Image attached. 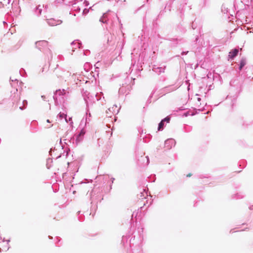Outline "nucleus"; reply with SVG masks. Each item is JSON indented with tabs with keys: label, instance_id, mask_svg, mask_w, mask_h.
<instances>
[{
	"label": "nucleus",
	"instance_id": "obj_1",
	"mask_svg": "<svg viewBox=\"0 0 253 253\" xmlns=\"http://www.w3.org/2000/svg\"><path fill=\"white\" fill-rule=\"evenodd\" d=\"M243 81L239 78L233 79L230 82L229 91L234 95L239 94L242 89Z\"/></svg>",
	"mask_w": 253,
	"mask_h": 253
},
{
	"label": "nucleus",
	"instance_id": "obj_2",
	"mask_svg": "<svg viewBox=\"0 0 253 253\" xmlns=\"http://www.w3.org/2000/svg\"><path fill=\"white\" fill-rule=\"evenodd\" d=\"M134 78L132 77H127L125 80V83H123L119 90L120 94L127 93L131 89L132 86L134 84Z\"/></svg>",
	"mask_w": 253,
	"mask_h": 253
},
{
	"label": "nucleus",
	"instance_id": "obj_3",
	"mask_svg": "<svg viewBox=\"0 0 253 253\" xmlns=\"http://www.w3.org/2000/svg\"><path fill=\"white\" fill-rule=\"evenodd\" d=\"M35 45L36 48L41 51H44L46 50L47 51V56L48 59L51 60L52 58V53L48 47V42L46 41L43 40L38 41L35 42Z\"/></svg>",
	"mask_w": 253,
	"mask_h": 253
},
{
	"label": "nucleus",
	"instance_id": "obj_4",
	"mask_svg": "<svg viewBox=\"0 0 253 253\" xmlns=\"http://www.w3.org/2000/svg\"><path fill=\"white\" fill-rule=\"evenodd\" d=\"M11 100L12 105L17 106L18 103L20 100V93L18 92V89L16 88L11 91V95L9 98Z\"/></svg>",
	"mask_w": 253,
	"mask_h": 253
},
{
	"label": "nucleus",
	"instance_id": "obj_5",
	"mask_svg": "<svg viewBox=\"0 0 253 253\" xmlns=\"http://www.w3.org/2000/svg\"><path fill=\"white\" fill-rule=\"evenodd\" d=\"M68 94H69V92L67 91L65 89H64L62 90L58 89V90H56L55 91V92L54 93V95H53V99H54L55 102H56L57 101V100L58 99V96H62V98H63V96H68Z\"/></svg>",
	"mask_w": 253,
	"mask_h": 253
},
{
	"label": "nucleus",
	"instance_id": "obj_6",
	"mask_svg": "<svg viewBox=\"0 0 253 253\" xmlns=\"http://www.w3.org/2000/svg\"><path fill=\"white\" fill-rule=\"evenodd\" d=\"M176 144V142L174 139L172 138H169L166 140L165 142V147L168 149H170L173 146H174Z\"/></svg>",
	"mask_w": 253,
	"mask_h": 253
},
{
	"label": "nucleus",
	"instance_id": "obj_7",
	"mask_svg": "<svg viewBox=\"0 0 253 253\" xmlns=\"http://www.w3.org/2000/svg\"><path fill=\"white\" fill-rule=\"evenodd\" d=\"M85 133V130L83 128L81 130L80 133L76 136V143L78 145L80 143L83 139Z\"/></svg>",
	"mask_w": 253,
	"mask_h": 253
},
{
	"label": "nucleus",
	"instance_id": "obj_8",
	"mask_svg": "<svg viewBox=\"0 0 253 253\" xmlns=\"http://www.w3.org/2000/svg\"><path fill=\"white\" fill-rule=\"evenodd\" d=\"M0 240H1L3 243H4L5 241L6 242V243H5V245L4 246H1L0 245V252L2 251H7L9 249V246L8 245L9 242H10V240H5L4 238H2V237H0Z\"/></svg>",
	"mask_w": 253,
	"mask_h": 253
},
{
	"label": "nucleus",
	"instance_id": "obj_9",
	"mask_svg": "<svg viewBox=\"0 0 253 253\" xmlns=\"http://www.w3.org/2000/svg\"><path fill=\"white\" fill-rule=\"evenodd\" d=\"M47 24L51 26H54L62 23V21L60 20H55L53 18L47 19Z\"/></svg>",
	"mask_w": 253,
	"mask_h": 253
},
{
	"label": "nucleus",
	"instance_id": "obj_10",
	"mask_svg": "<svg viewBox=\"0 0 253 253\" xmlns=\"http://www.w3.org/2000/svg\"><path fill=\"white\" fill-rule=\"evenodd\" d=\"M138 163L142 166H147L149 163V159L148 156L141 157V159H138Z\"/></svg>",
	"mask_w": 253,
	"mask_h": 253
},
{
	"label": "nucleus",
	"instance_id": "obj_11",
	"mask_svg": "<svg viewBox=\"0 0 253 253\" xmlns=\"http://www.w3.org/2000/svg\"><path fill=\"white\" fill-rule=\"evenodd\" d=\"M43 8V5H38L36 6L33 10L34 14L37 16H40L42 14Z\"/></svg>",
	"mask_w": 253,
	"mask_h": 253
},
{
	"label": "nucleus",
	"instance_id": "obj_12",
	"mask_svg": "<svg viewBox=\"0 0 253 253\" xmlns=\"http://www.w3.org/2000/svg\"><path fill=\"white\" fill-rule=\"evenodd\" d=\"M166 67H158L156 65H154L152 68V70L157 73L158 74H160L162 73H164L165 71Z\"/></svg>",
	"mask_w": 253,
	"mask_h": 253
},
{
	"label": "nucleus",
	"instance_id": "obj_13",
	"mask_svg": "<svg viewBox=\"0 0 253 253\" xmlns=\"http://www.w3.org/2000/svg\"><path fill=\"white\" fill-rule=\"evenodd\" d=\"M72 46H73L72 51H74V49L78 48H81L82 43L79 40H75L71 43Z\"/></svg>",
	"mask_w": 253,
	"mask_h": 253
},
{
	"label": "nucleus",
	"instance_id": "obj_14",
	"mask_svg": "<svg viewBox=\"0 0 253 253\" xmlns=\"http://www.w3.org/2000/svg\"><path fill=\"white\" fill-rule=\"evenodd\" d=\"M238 52L239 50L238 49L234 48L231 50L229 53V58L233 59L238 55Z\"/></svg>",
	"mask_w": 253,
	"mask_h": 253
},
{
	"label": "nucleus",
	"instance_id": "obj_15",
	"mask_svg": "<svg viewBox=\"0 0 253 253\" xmlns=\"http://www.w3.org/2000/svg\"><path fill=\"white\" fill-rule=\"evenodd\" d=\"M148 196V193L145 189H143V191L140 192V194L139 195V199H145L146 197Z\"/></svg>",
	"mask_w": 253,
	"mask_h": 253
},
{
	"label": "nucleus",
	"instance_id": "obj_16",
	"mask_svg": "<svg viewBox=\"0 0 253 253\" xmlns=\"http://www.w3.org/2000/svg\"><path fill=\"white\" fill-rule=\"evenodd\" d=\"M177 88L175 86L172 85L165 88V91L166 92H171L175 90Z\"/></svg>",
	"mask_w": 253,
	"mask_h": 253
},
{
	"label": "nucleus",
	"instance_id": "obj_17",
	"mask_svg": "<svg viewBox=\"0 0 253 253\" xmlns=\"http://www.w3.org/2000/svg\"><path fill=\"white\" fill-rule=\"evenodd\" d=\"M246 64V59L244 58H242L240 62L239 67V70L240 71H241L243 68L245 66Z\"/></svg>",
	"mask_w": 253,
	"mask_h": 253
},
{
	"label": "nucleus",
	"instance_id": "obj_18",
	"mask_svg": "<svg viewBox=\"0 0 253 253\" xmlns=\"http://www.w3.org/2000/svg\"><path fill=\"white\" fill-rule=\"evenodd\" d=\"M70 152V150L68 149L67 150H63V153H60L58 156H57L56 159H58L61 157V156H65L67 157L68 156L69 153Z\"/></svg>",
	"mask_w": 253,
	"mask_h": 253
},
{
	"label": "nucleus",
	"instance_id": "obj_19",
	"mask_svg": "<svg viewBox=\"0 0 253 253\" xmlns=\"http://www.w3.org/2000/svg\"><path fill=\"white\" fill-rule=\"evenodd\" d=\"M107 13H105L103 14V16L100 18L99 21L103 23H107V20L106 18L107 17Z\"/></svg>",
	"mask_w": 253,
	"mask_h": 253
},
{
	"label": "nucleus",
	"instance_id": "obj_20",
	"mask_svg": "<svg viewBox=\"0 0 253 253\" xmlns=\"http://www.w3.org/2000/svg\"><path fill=\"white\" fill-rule=\"evenodd\" d=\"M164 126L165 122L161 120V121L158 124V130L159 131L162 130L164 129Z\"/></svg>",
	"mask_w": 253,
	"mask_h": 253
},
{
	"label": "nucleus",
	"instance_id": "obj_21",
	"mask_svg": "<svg viewBox=\"0 0 253 253\" xmlns=\"http://www.w3.org/2000/svg\"><path fill=\"white\" fill-rule=\"evenodd\" d=\"M117 107H117V106L116 105H114L113 106V107L112 108V109H112V111H111V112H112V113H113V114H118V112H119V109H120V108H119V109H117Z\"/></svg>",
	"mask_w": 253,
	"mask_h": 253
},
{
	"label": "nucleus",
	"instance_id": "obj_22",
	"mask_svg": "<svg viewBox=\"0 0 253 253\" xmlns=\"http://www.w3.org/2000/svg\"><path fill=\"white\" fill-rule=\"evenodd\" d=\"M23 106H20L19 109L21 110H23L26 108L28 104V102L26 100H24L22 102Z\"/></svg>",
	"mask_w": 253,
	"mask_h": 253
},
{
	"label": "nucleus",
	"instance_id": "obj_23",
	"mask_svg": "<svg viewBox=\"0 0 253 253\" xmlns=\"http://www.w3.org/2000/svg\"><path fill=\"white\" fill-rule=\"evenodd\" d=\"M52 162V160L51 158H48L46 160V167L48 169H50L51 167V163Z\"/></svg>",
	"mask_w": 253,
	"mask_h": 253
},
{
	"label": "nucleus",
	"instance_id": "obj_24",
	"mask_svg": "<svg viewBox=\"0 0 253 253\" xmlns=\"http://www.w3.org/2000/svg\"><path fill=\"white\" fill-rule=\"evenodd\" d=\"M175 0H169L166 4V7L169 8L170 10L171 5L174 2Z\"/></svg>",
	"mask_w": 253,
	"mask_h": 253
},
{
	"label": "nucleus",
	"instance_id": "obj_25",
	"mask_svg": "<svg viewBox=\"0 0 253 253\" xmlns=\"http://www.w3.org/2000/svg\"><path fill=\"white\" fill-rule=\"evenodd\" d=\"M246 73L253 72V66H249L246 68Z\"/></svg>",
	"mask_w": 253,
	"mask_h": 253
},
{
	"label": "nucleus",
	"instance_id": "obj_26",
	"mask_svg": "<svg viewBox=\"0 0 253 253\" xmlns=\"http://www.w3.org/2000/svg\"><path fill=\"white\" fill-rule=\"evenodd\" d=\"M58 117H59L60 119H63L64 118H65L66 121L67 122L66 117L67 115H65L64 113H61V112L58 115Z\"/></svg>",
	"mask_w": 253,
	"mask_h": 253
},
{
	"label": "nucleus",
	"instance_id": "obj_27",
	"mask_svg": "<svg viewBox=\"0 0 253 253\" xmlns=\"http://www.w3.org/2000/svg\"><path fill=\"white\" fill-rule=\"evenodd\" d=\"M244 197V195L241 193H237L236 195H235V197L234 198H237V199H242Z\"/></svg>",
	"mask_w": 253,
	"mask_h": 253
},
{
	"label": "nucleus",
	"instance_id": "obj_28",
	"mask_svg": "<svg viewBox=\"0 0 253 253\" xmlns=\"http://www.w3.org/2000/svg\"><path fill=\"white\" fill-rule=\"evenodd\" d=\"M97 189H96L95 188H94L92 191L91 192V194H90V198H91V199L93 201L94 200V194L96 192V191Z\"/></svg>",
	"mask_w": 253,
	"mask_h": 253
},
{
	"label": "nucleus",
	"instance_id": "obj_29",
	"mask_svg": "<svg viewBox=\"0 0 253 253\" xmlns=\"http://www.w3.org/2000/svg\"><path fill=\"white\" fill-rule=\"evenodd\" d=\"M73 7L74 10H75L77 12H79L81 10L80 7L78 6H76V4H74V5H73Z\"/></svg>",
	"mask_w": 253,
	"mask_h": 253
},
{
	"label": "nucleus",
	"instance_id": "obj_30",
	"mask_svg": "<svg viewBox=\"0 0 253 253\" xmlns=\"http://www.w3.org/2000/svg\"><path fill=\"white\" fill-rule=\"evenodd\" d=\"M170 119V117L169 116H167L162 120L163 121V122L169 123Z\"/></svg>",
	"mask_w": 253,
	"mask_h": 253
},
{
	"label": "nucleus",
	"instance_id": "obj_31",
	"mask_svg": "<svg viewBox=\"0 0 253 253\" xmlns=\"http://www.w3.org/2000/svg\"><path fill=\"white\" fill-rule=\"evenodd\" d=\"M221 10L222 12H223L224 13H227L228 12V9L227 8H225V7L224 5H222L221 7Z\"/></svg>",
	"mask_w": 253,
	"mask_h": 253
},
{
	"label": "nucleus",
	"instance_id": "obj_32",
	"mask_svg": "<svg viewBox=\"0 0 253 253\" xmlns=\"http://www.w3.org/2000/svg\"><path fill=\"white\" fill-rule=\"evenodd\" d=\"M88 12H89L88 9L84 8L83 11V15H85L88 13Z\"/></svg>",
	"mask_w": 253,
	"mask_h": 253
},
{
	"label": "nucleus",
	"instance_id": "obj_33",
	"mask_svg": "<svg viewBox=\"0 0 253 253\" xmlns=\"http://www.w3.org/2000/svg\"><path fill=\"white\" fill-rule=\"evenodd\" d=\"M90 53V51L89 50H85L84 51V55H88Z\"/></svg>",
	"mask_w": 253,
	"mask_h": 253
},
{
	"label": "nucleus",
	"instance_id": "obj_34",
	"mask_svg": "<svg viewBox=\"0 0 253 253\" xmlns=\"http://www.w3.org/2000/svg\"><path fill=\"white\" fill-rule=\"evenodd\" d=\"M111 111H112V110L111 109V108L108 109V111H106L107 116H108V117H111V115H110L109 112H111Z\"/></svg>",
	"mask_w": 253,
	"mask_h": 253
},
{
	"label": "nucleus",
	"instance_id": "obj_35",
	"mask_svg": "<svg viewBox=\"0 0 253 253\" xmlns=\"http://www.w3.org/2000/svg\"><path fill=\"white\" fill-rule=\"evenodd\" d=\"M195 110H196V113H192L191 114V115H192V116H193V115H194L195 114L198 113V112H197V111H198V112H200V111H203V110H201V109H198V110L195 109Z\"/></svg>",
	"mask_w": 253,
	"mask_h": 253
},
{
	"label": "nucleus",
	"instance_id": "obj_36",
	"mask_svg": "<svg viewBox=\"0 0 253 253\" xmlns=\"http://www.w3.org/2000/svg\"><path fill=\"white\" fill-rule=\"evenodd\" d=\"M178 41H179L177 39H174L173 42H175V43L173 45V46H175L178 43Z\"/></svg>",
	"mask_w": 253,
	"mask_h": 253
},
{
	"label": "nucleus",
	"instance_id": "obj_37",
	"mask_svg": "<svg viewBox=\"0 0 253 253\" xmlns=\"http://www.w3.org/2000/svg\"><path fill=\"white\" fill-rule=\"evenodd\" d=\"M98 95L97 94H96L95 96V100H96V101H98L99 100H101V98L100 97L99 98L98 97Z\"/></svg>",
	"mask_w": 253,
	"mask_h": 253
},
{
	"label": "nucleus",
	"instance_id": "obj_38",
	"mask_svg": "<svg viewBox=\"0 0 253 253\" xmlns=\"http://www.w3.org/2000/svg\"><path fill=\"white\" fill-rule=\"evenodd\" d=\"M10 81H11V82H17V83H18V81L17 79H11V78H10Z\"/></svg>",
	"mask_w": 253,
	"mask_h": 253
},
{
	"label": "nucleus",
	"instance_id": "obj_39",
	"mask_svg": "<svg viewBox=\"0 0 253 253\" xmlns=\"http://www.w3.org/2000/svg\"><path fill=\"white\" fill-rule=\"evenodd\" d=\"M23 71V72H25V70L23 69H21L20 71H19V73L22 75V76H24L23 74H22V72Z\"/></svg>",
	"mask_w": 253,
	"mask_h": 253
},
{
	"label": "nucleus",
	"instance_id": "obj_40",
	"mask_svg": "<svg viewBox=\"0 0 253 253\" xmlns=\"http://www.w3.org/2000/svg\"><path fill=\"white\" fill-rule=\"evenodd\" d=\"M6 100V99H4L2 100V101L0 102V104H4Z\"/></svg>",
	"mask_w": 253,
	"mask_h": 253
},
{
	"label": "nucleus",
	"instance_id": "obj_41",
	"mask_svg": "<svg viewBox=\"0 0 253 253\" xmlns=\"http://www.w3.org/2000/svg\"><path fill=\"white\" fill-rule=\"evenodd\" d=\"M85 6H88L89 5V2L88 1L85 0L84 2Z\"/></svg>",
	"mask_w": 253,
	"mask_h": 253
},
{
	"label": "nucleus",
	"instance_id": "obj_42",
	"mask_svg": "<svg viewBox=\"0 0 253 253\" xmlns=\"http://www.w3.org/2000/svg\"><path fill=\"white\" fill-rule=\"evenodd\" d=\"M188 51H183L182 53H181V55H186L188 53Z\"/></svg>",
	"mask_w": 253,
	"mask_h": 253
},
{
	"label": "nucleus",
	"instance_id": "obj_43",
	"mask_svg": "<svg viewBox=\"0 0 253 253\" xmlns=\"http://www.w3.org/2000/svg\"><path fill=\"white\" fill-rule=\"evenodd\" d=\"M41 97H42V98L43 100H44V101L45 100V98H46L45 96H44V95H42Z\"/></svg>",
	"mask_w": 253,
	"mask_h": 253
},
{
	"label": "nucleus",
	"instance_id": "obj_44",
	"mask_svg": "<svg viewBox=\"0 0 253 253\" xmlns=\"http://www.w3.org/2000/svg\"><path fill=\"white\" fill-rule=\"evenodd\" d=\"M60 144L61 145V147L62 148V149H63V146L62 144V140H61V139H60Z\"/></svg>",
	"mask_w": 253,
	"mask_h": 253
},
{
	"label": "nucleus",
	"instance_id": "obj_45",
	"mask_svg": "<svg viewBox=\"0 0 253 253\" xmlns=\"http://www.w3.org/2000/svg\"><path fill=\"white\" fill-rule=\"evenodd\" d=\"M52 151V148H51V149H50V151H49V154H50L51 156H52V154H51V151Z\"/></svg>",
	"mask_w": 253,
	"mask_h": 253
},
{
	"label": "nucleus",
	"instance_id": "obj_46",
	"mask_svg": "<svg viewBox=\"0 0 253 253\" xmlns=\"http://www.w3.org/2000/svg\"><path fill=\"white\" fill-rule=\"evenodd\" d=\"M250 210H253V206H251L250 208H249Z\"/></svg>",
	"mask_w": 253,
	"mask_h": 253
},
{
	"label": "nucleus",
	"instance_id": "obj_47",
	"mask_svg": "<svg viewBox=\"0 0 253 253\" xmlns=\"http://www.w3.org/2000/svg\"><path fill=\"white\" fill-rule=\"evenodd\" d=\"M197 100H198L199 102H200V101L201 100V98L198 97V98H197Z\"/></svg>",
	"mask_w": 253,
	"mask_h": 253
},
{
	"label": "nucleus",
	"instance_id": "obj_48",
	"mask_svg": "<svg viewBox=\"0 0 253 253\" xmlns=\"http://www.w3.org/2000/svg\"><path fill=\"white\" fill-rule=\"evenodd\" d=\"M111 179H112V183H113V182H114V180H115V178H112Z\"/></svg>",
	"mask_w": 253,
	"mask_h": 253
},
{
	"label": "nucleus",
	"instance_id": "obj_49",
	"mask_svg": "<svg viewBox=\"0 0 253 253\" xmlns=\"http://www.w3.org/2000/svg\"><path fill=\"white\" fill-rule=\"evenodd\" d=\"M88 115V112H86V115ZM88 115H89V117H90V116H91V115H90V113H88Z\"/></svg>",
	"mask_w": 253,
	"mask_h": 253
},
{
	"label": "nucleus",
	"instance_id": "obj_50",
	"mask_svg": "<svg viewBox=\"0 0 253 253\" xmlns=\"http://www.w3.org/2000/svg\"><path fill=\"white\" fill-rule=\"evenodd\" d=\"M245 76H246L248 78H251V76H249V75L248 74H247V75H246Z\"/></svg>",
	"mask_w": 253,
	"mask_h": 253
},
{
	"label": "nucleus",
	"instance_id": "obj_51",
	"mask_svg": "<svg viewBox=\"0 0 253 253\" xmlns=\"http://www.w3.org/2000/svg\"><path fill=\"white\" fill-rule=\"evenodd\" d=\"M192 28H193V29H195V27H193V23H192Z\"/></svg>",
	"mask_w": 253,
	"mask_h": 253
},
{
	"label": "nucleus",
	"instance_id": "obj_52",
	"mask_svg": "<svg viewBox=\"0 0 253 253\" xmlns=\"http://www.w3.org/2000/svg\"><path fill=\"white\" fill-rule=\"evenodd\" d=\"M46 122H47V123H50V122L49 120H48V119H47V120H46Z\"/></svg>",
	"mask_w": 253,
	"mask_h": 253
},
{
	"label": "nucleus",
	"instance_id": "obj_53",
	"mask_svg": "<svg viewBox=\"0 0 253 253\" xmlns=\"http://www.w3.org/2000/svg\"><path fill=\"white\" fill-rule=\"evenodd\" d=\"M198 37H197L196 38V41H198Z\"/></svg>",
	"mask_w": 253,
	"mask_h": 253
},
{
	"label": "nucleus",
	"instance_id": "obj_54",
	"mask_svg": "<svg viewBox=\"0 0 253 253\" xmlns=\"http://www.w3.org/2000/svg\"><path fill=\"white\" fill-rule=\"evenodd\" d=\"M190 176H191V174H188V175H187V177H190Z\"/></svg>",
	"mask_w": 253,
	"mask_h": 253
},
{
	"label": "nucleus",
	"instance_id": "obj_55",
	"mask_svg": "<svg viewBox=\"0 0 253 253\" xmlns=\"http://www.w3.org/2000/svg\"><path fill=\"white\" fill-rule=\"evenodd\" d=\"M48 237L49 239H52V237H51L50 236H49Z\"/></svg>",
	"mask_w": 253,
	"mask_h": 253
},
{
	"label": "nucleus",
	"instance_id": "obj_56",
	"mask_svg": "<svg viewBox=\"0 0 253 253\" xmlns=\"http://www.w3.org/2000/svg\"><path fill=\"white\" fill-rule=\"evenodd\" d=\"M182 9L180 10V13L181 14L182 13Z\"/></svg>",
	"mask_w": 253,
	"mask_h": 253
},
{
	"label": "nucleus",
	"instance_id": "obj_57",
	"mask_svg": "<svg viewBox=\"0 0 253 253\" xmlns=\"http://www.w3.org/2000/svg\"><path fill=\"white\" fill-rule=\"evenodd\" d=\"M3 23L4 24H6V22L5 21H3Z\"/></svg>",
	"mask_w": 253,
	"mask_h": 253
},
{
	"label": "nucleus",
	"instance_id": "obj_58",
	"mask_svg": "<svg viewBox=\"0 0 253 253\" xmlns=\"http://www.w3.org/2000/svg\"><path fill=\"white\" fill-rule=\"evenodd\" d=\"M87 118H86V122H87Z\"/></svg>",
	"mask_w": 253,
	"mask_h": 253
},
{
	"label": "nucleus",
	"instance_id": "obj_59",
	"mask_svg": "<svg viewBox=\"0 0 253 253\" xmlns=\"http://www.w3.org/2000/svg\"><path fill=\"white\" fill-rule=\"evenodd\" d=\"M23 84V83L21 82L20 83V84Z\"/></svg>",
	"mask_w": 253,
	"mask_h": 253
},
{
	"label": "nucleus",
	"instance_id": "obj_60",
	"mask_svg": "<svg viewBox=\"0 0 253 253\" xmlns=\"http://www.w3.org/2000/svg\"><path fill=\"white\" fill-rule=\"evenodd\" d=\"M85 65H89V64L88 63H86Z\"/></svg>",
	"mask_w": 253,
	"mask_h": 253
},
{
	"label": "nucleus",
	"instance_id": "obj_61",
	"mask_svg": "<svg viewBox=\"0 0 253 253\" xmlns=\"http://www.w3.org/2000/svg\"><path fill=\"white\" fill-rule=\"evenodd\" d=\"M62 0V1H64V0Z\"/></svg>",
	"mask_w": 253,
	"mask_h": 253
}]
</instances>
